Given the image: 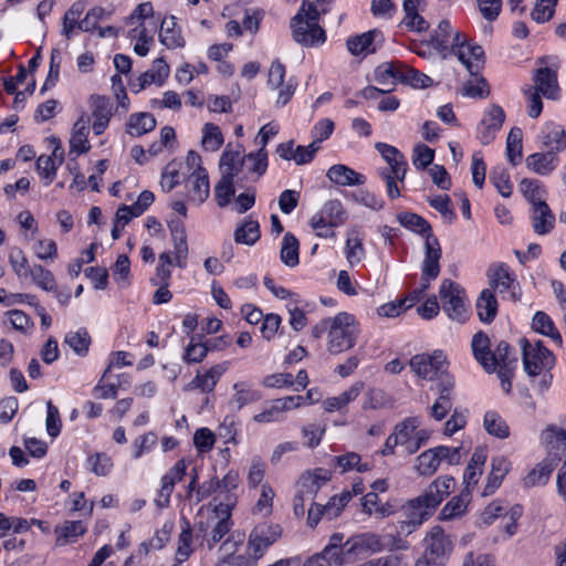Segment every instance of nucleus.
I'll return each instance as SVG.
<instances>
[{
  "mask_svg": "<svg viewBox=\"0 0 566 566\" xmlns=\"http://www.w3.org/2000/svg\"><path fill=\"white\" fill-rule=\"evenodd\" d=\"M397 220L402 227L424 235L426 239L432 234L429 222L417 213L402 212L397 216Z\"/></svg>",
  "mask_w": 566,
  "mask_h": 566,
  "instance_id": "3c124183",
  "label": "nucleus"
},
{
  "mask_svg": "<svg viewBox=\"0 0 566 566\" xmlns=\"http://www.w3.org/2000/svg\"><path fill=\"white\" fill-rule=\"evenodd\" d=\"M159 40L168 49L185 46V39L181 35L180 29L177 28L175 17L165 18L161 21Z\"/></svg>",
  "mask_w": 566,
  "mask_h": 566,
  "instance_id": "f704fd0d",
  "label": "nucleus"
},
{
  "mask_svg": "<svg viewBox=\"0 0 566 566\" xmlns=\"http://www.w3.org/2000/svg\"><path fill=\"white\" fill-rule=\"evenodd\" d=\"M86 531L85 525L81 521H66L59 528L57 543L64 545L66 543L74 542L80 535H83Z\"/></svg>",
  "mask_w": 566,
  "mask_h": 566,
  "instance_id": "e2e57ef3",
  "label": "nucleus"
},
{
  "mask_svg": "<svg viewBox=\"0 0 566 566\" xmlns=\"http://www.w3.org/2000/svg\"><path fill=\"white\" fill-rule=\"evenodd\" d=\"M360 335V326L353 314L339 312L331 317L326 350L339 355L350 350Z\"/></svg>",
  "mask_w": 566,
  "mask_h": 566,
  "instance_id": "f257e3e1",
  "label": "nucleus"
},
{
  "mask_svg": "<svg viewBox=\"0 0 566 566\" xmlns=\"http://www.w3.org/2000/svg\"><path fill=\"white\" fill-rule=\"evenodd\" d=\"M232 172H224L214 187V196L219 207L223 208L230 203L235 193Z\"/></svg>",
  "mask_w": 566,
  "mask_h": 566,
  "instance_id": "864d4df0",
  "label": "nucleus"
},
{
  "mask_svg": "<svg viewBox=\"0 0 566 566\" xmlns=\"http://www.w3.org/2000/svg\"><path fill=\"white\" fill-rule=\"evenodd\" d=\"M476 310L482 322H493L497 313V301L491 289H486L481 292L476 301Z\"/></svg>",
  "mask_w": 566,
  "mask_h": 566,
  "instance_id": "37998d69",
  "label": "nucleus"
},
{
  "mask_svg": "<svg viewBox=\"0 0 566 566\" xmlns=\"http://www.w3.org/2000/svg\"><path fill=\"white\" fill-rule=\"evenodd\" d=\"M382 42V33L375 29L359 35L348 38L346 46L353 55H368L375 53Z\"/></svg>",
  "mask_w": 566,
  "mask_h": 566,
  "instance_id": "2eb2a0df",
  "label": "nucleus"
},
{
  "mask_svg": "<svg viewBox=\"0 0 566 566\" xmlns=\"http://www.w3.org/2000/svg\"><path fill=\"white\" fill-rule=\"evenodd\" d=\"M64 344L69 345L76 355L84 357L88 353L91 336L86 328L71 331L65 335Z\"/></svg>",
  "mask_w": 566,
  "mask_h": 566,
  "instance_id": "49530a36",
  "label": "nucleus"
},
{
  "mask_svg": "<svg viewBox=\"0 0 566 566\" xmlns=\"http://www.w3.org/2000/svg\"><path fill=\"white\" fill-rule=\"evenodd\" d=\"M461 36L462 33L454 31L448 20H442L431 35L430 42L443 56H447Z\"/></svg>",
  "mask_w": 566,
  "mask_h": 566,
  "instance_id": "aec40b11",
  "label": "nucleus"
},
{
  "mask_svg": "<svg viewBox=\"0 0 566 566\" xmlns=\"http://www.w3.org/2000/svg\"><path fill=\"white\" fill-rule=\"evenodd\" d=\"M523 133L518 127H513L506 139V156L509 161L515 166L517 165L523 155V145H522Z\"/></svg>",
  "mask_w": 566,
  "mask_h": 566,
  "instance_id": "6e6d98bb",
  "label": "nucleus"
},
{
  "mask_svg": "<svg viewBox=\"0 0 566 566\" xmlns=\"http://www.w3.org/2000/svg\"><path fill=\"white\" fill-rule=\"evenodd\" d=\"M447 358L441 350L432 354H418L410 358L411 370L420 378L434 380L444 373Z\"/></svg>",
  "mask_w": 566,
  "mask_h": 566,
  "instance_id": "6e6552de",
  "label": "nucleus"
},
{
  "mask_svg": "<svg viewBox=\"0 0 566 566\" xmlns=\"http://www.w3.org/2000/svg\"><path fill=\"white\" fill-rule=\"evenodd\" d=\"M505 120V113L500 105L493 104L484 113L478 127V136L483 145L491 144Z\"/></svg>",
  "mask_w": 566,
  "mask_h": 566,
  "instance_id": "4468645a",
  "label": "nucleus"
},
{
  "mask_svg": "<svg viewBox=\"0 0 566 566\" xmlns=\"http://www.w3.org/2000/svg\"><path fill=\"white\" fill-rule=\"evenodd\" d=\"M441 255L442 252L437 237L429 234L424 242V260L422 262V273L426 279H437L439 276Z\"/></svg>",
  "mask_w": 566,
  "mask_h": 566,
  "instance_id": "412c9836",
  "label": "nucleus"
},
{
  "mask_svg": "<svg viewBox=\"0 0 566 566\" xmlns=\"http://www.w3.org/2000/svg\"><path fill=\"white\" fill-rule=\"evenodd\" d=\"M471 500L470 492L462 491L459 495L453 496L441 510L440 520L451 521L462 516L468 509Z\"/></svg>",
  "mask_w": 566,
  "mask_h": 566,
  "instance_id": "79ce46f5",
  "label": "nucleus"
},
{
  "mask_svg": "<svg viewBox=\"0 0 566 566\" xmlns=\"http://www.w3.org/2000/svg\"><path fill=\"white\" fill-rule=\"evenodd\" d=\"M426 549L417 562L418 566H443L451 549L452 543L441 526H433L424 538Z\"/></svg>",
  "mask_w": 566,
  "mask_h": 566,
  "instance_id": "39448f33",
  "label": "nucleus"
},
{
  "mask_svg": "<svg viewBox=\"0 0 566 566\" xmlns=\"http://www.w3.org/2000/svg\"><path fill=\"white\" fill-rule=\"evenodd\" d=\"M169 75V66L163 59H156L151 69L130 83L132 91L138 93L150 84L163 85Z\"/></svg>",
  "mask_w": 566,
  "mask_h": 566,
  "instance_id": "a211bd4d",
  "label": "nucleus"
},
{
  "mask_svg": "<svg viewBox=\"0 0 566 566\" xmlns=\"http://www.w3.org/2000/svg\"><path fill=\"white\" fill-rule=\"evenodd\" d=\"M365 255L363 239L357 231H352L346 241V258L352 266L358 264Z\"/></svg>",
  "mask_w": 566,
  "mask_h": 566,
  "instance_id": "052dcab7",
  "label": "nucleus"
},
{
  "mask_svg": "<svg viewBox=\"0 0 566 566\" xmlns=\"http://www.w3.org/2000/svg\"><path fill=\"white\" fill-rule=\"evenodd\" d=\"M280 256L287 266H296L298 259V240L290 232L285 233L282 240Z\"/></svg>",
  "mask_w": 566,
  "mask_h": 566,
  "instance_id": "13d9d810",
  "label": "nucleus"
},
{
  "mask_svg": "<svg viewBox=\"0 0 566 566\" xmlns=\"http://www.w3.org/2000/svg\"><path fill=\"white\" fill-rule=\"evenodd\" d=\"M90 119L84 116L80 117L72 130V136L70 139V148L71 151H75L77 154H84L90 150V145L87 140V135L90 132Z\"/></svg>",
  "mask_w": 566,
  "mask_h": 566,
  "instance_id": "e433bc0d",
  "label": "nucleus"
},
{
  "mask_svg": "<svg viewBox=\"0 0 566 566\" xmlns=\"http://www.w3.org/2000/svg\"><path fill=\"white\" fill-rule=\"evenodd\" d=\"M217 511H220L222 514H224V516L216 522L209 534L207 533V525L203 522L196 524V537H202V542H207L209 549H212L216 544L219 543L230 532L232 526L229 506L219 504Z\"/></svg>",
  "mask_w": 566,
  "mask_h": 566,
  "instance_id": "f8f14e48",
  "label": "nucleus"
},
{
  "mask_svg": "<svg viewBox=\"0 0 566 566\" xmlns=\"http://www.w3.org/2000/svg\"><path fill=\"white\" fill-rule=\"evenodd\" d=\"M363 512L369 516L375 515L377 518H386L396 512V507L389 501L380 503L376 492H368L361 499Z\"/></svg>",
  "mask_w": 566,
  "mask_h": 566,
  "instance_id": "72a5a7b5",
  "label": "nucleus"
},
{
  "mask_svg": "<svg viewBox=\"0 0 566 566\" xmlns=\"http://www.w3.org/2000/svg\"><path fill=\"white\" fill-rule=\"evenodd\" d=\"M344 542L345 552L349 555L350 562L359 555L378 553L384 548L380 536L375 533L358 534Z\"/></svg>",
  "mask_w": 566,
  "mask_h": 566,
  "instance_id": "ddd939ff",
  "label": "nucleus"
},
{
  "mask_svg": "<svg viewBox=\"0 0 566 566\" xmlns=\"http://www.w3.org/2000/svg\"><path fill=\"white\" fill-rule=\"evenodd\" d=\"M473 78L463 83L461 94L471 98H486L491 91L488 81L480 75H472Z\"/></svg>",
  "mask_w": 566,
  "mask_h": 566,
  "instance_id": "09e8293b",
  "label": "nucleus"
},
{
  "mask_svg": "<svg viewBox=\"0 0 566 566\" xmlns=\"http://www.w3.org/2000/svg\"><path fill=\"white\" fill-rule=\"evenodd\" d=\"M472 350L475 359L483 366L484 370L491 368L493 363L488 361L491 354L490 338L483 332L476 333L472 338Z\"/></svg>",
  "mask_w": 566,
  "mask_h": 566,
  "instance_id": "8fccbe9b",
  "label": "nucleus"
},
{
  "mask_svg": "<svg viewBox=\"0 0 566 566\" xmlns=\"http://www.w3.org/2000/svg\"><path fill=\"white\" fill-rule=\"evenodd\" d=\"M440 462L434 448L420 453L416 459L415 469L420 475L430 476L437 472Z\"/></svg>",
  "mask_w": 566,
  "mask_h": 566,
  "instance_id": "4d7b16f0",
  "label": "nucleus"
},
{
  "mask_svg": "<svg viewBox=\"0 0 566 566\" xmlns=\"http://www.w3.org/2000/svg\"><path fill=\"white\" fill-rule=\"evenodd\" d=\"M428 203L436 209L447 222L451 223L455 220L457 214L451 207V199L448 195L428 197Z\"/></svg>",
  "mask_w": 566,
  "mask_h": 566,
  "instance_id": "69168bd1",
  "label": "nucleus"
},
{
  "mask_svg": "<svg viewBox=\"0 0 566 566\" xmlns=\"http://www.w3.org/2000/svg\"><path fill=\"white\" fill-rule=\"evenodd\" d=\"M343 533L331 535L324 549L310 557L304 566H343L350 562L349 555L345 552V542Z\"/></svg>",
  "mask_w": 566,
  "mask_h": 566,
  "instance_id": "0eeeda50",
  "label": "nucleus"
},
{
  "mask_svg": "<svg viewBox=\"0 0 566 566\" xmlns=\"http://www.w3.org/2000/svg\"><path fill=\"white\" fill-rule=\"evenodd\" d=\"M86 6L85 0H77L64 13L61 34L67 40H71L78 31L84 32L83 20H80V17L85 11Z\"/></svg>",
  "mask_w": 566,
  "mask_h": 566,
  "instance_id": "5701e85b",
  "label": "nucleus"
},
{
  "mask_svg": "<svg viewBox=\"0 0 566 566\" xmlns=\"http://www.w3.org/2000/svg\"><path fill=\"white\" fill-rule=\"evenodd\" d=\"M483 426L489 434L499 439H505L510 436V428L507 423L495 411H488L484 415Z\"/></svg>",
  "mask_w": 566,
  "mask_h": 566,
  "instance_id": "603ef678",
  "label": "nucleus"
},
{
  "mask_svg": "<svg viewBox=\"0 0 566 566\" xmlns=\"http://www.w3.org/2000/svg\"><path fill=\"white\" fill-rule=\"evenodd\" d=\"M208 355L207 347L197 336H191L190 342L185 348L182 360L186 364L201 363Z\"/></svg>",
  "mask_w": 566,
  "mask_h": 566,
  "instance_id": "0e129e2a",
  "label": "nucleus"
},
{
  "mask_svg": "<svg viewBox=\"0 0 566 566\" xmlns=\"http://www.w3.org/2000/svg\"><path fill=\"white\" fill-rule=\"evenodd\" d=\"M285 66L279 62H272L269 70L268 84L275 90H279L277 105L284 106L291 99L295 92V86L291 83L284 84Z\"/></svg>",
  "mask_w": 566,
  "mask_h": 566,
  "instance_id": "f3484780",
  "label": "nucleus"
},
{
  "mask_svg": "<svg viewBox=\"0 0 566 566\" xmlns=\"http://www.w3.org/2000/svg\"><path fill=\"white\" fill-rule=\"evenodd\" d=\"M542 439L549 452L547 459H555L557 464L560 460V452H566V431L556 426H549L543 431Z\"/></svg>",
  "mask_w": 566,
  "mask_h": 566,
  "instance_id": "bb28decb",
  "label": "nucleus"
},
{
  "mask_svg": "<svg viewBox=\"0 0 566 566\" xmlns=\"http://www.w3.org/2000/svg\"><path fill=\"white\" fill-rule=\"evenodd\" d=\"M127 126V133L138 137L151 132L156 127V119L150 113L133 114Z\"/></svg>",
  "mask_w": 566,
  "mask_h": 566,
  "instance_id": "de8ad7c7",
  "label": "nucleus"
},
{
  "mask_svg": "<svg viewBox=\"0 0 566 566\" xmlns=\"http://www.w3.org/2000/svg\"><path fill=\"white\" fill-rule=\"evenodd\" d=\"M234 394L229 405L233 410H241L244 406L256 402L261 399V392L247 381H238L233 385Z\"/></svg>",
  "mask_w": 566,
  "mask_h": 566,
  "instance_id": "c85d7f7f",
  "label": "nucleus"
},
{
  "mask_svg": "<svg viewBox=\"0 0 566 566\" xmlns=\"http://www.w3.org/2000/svg\"><path fill=\"white\" fill-rule=\"evenodd\" d=\"M555 468V459H544L523 479L524 486L534 488L545 485Z\"/></svg>",
  "mask_w": 566,
  "mask_h": 566,
  "instance_id": "c9c22d12",
  "label": "nucleus"
},
{
  "mask_svg": "<svg viewBox=\"0 0 566 566\" xmlns=\"http://www.w3.org/2000/svg\"><path fill=\"white\" fill-rule=\"evenodd\" d=\"M261 235L260 224L256 220L247 219L234 231V241L239 244L253 245Z\"/></svg>",
  "mask_w": 566,
  "mask_h": 566,
  "instance_id": "a18cd8bd",
  "label": "nucleus"
},
{
  "mask_svg": "<svg viewBox=\"0 0 566 566\" xmlns=\"http://www.w3.org/2000/svg\"><path fill=\"white\" fill-rule=\"evenodd\" d=\"M227 369V363H223L212 366L205 374L198 373L196 377L186 386L185 389H200L202 392H211Z\"/></svg>",
  "mask_w": 566,
  "mask_h": 566,
  "instance_id": "393cba45",
  "label": "nucleus"
},
{
  "mask_svg": "<svg viewBox=\"0 0 566 566\" xmlns=\"http://www.w3.org/2000/svg\"><path fill=\"white\" fill-rule=\"evenodd\" d=\"M442 308L450 318L463 319L465 316L464 291L451 280H444L440 286Z\"/></svg>",
  "mask_w": 566,
  "mask_h": 566,
  "instance_id": "9d476101",
  "label": "nucleus"
},
{
  "mask_svg": "<svg viewBox=\"0 0 566 566\" xmlns=\"http://www.w3.org/2000/svg\"><path fill=\"white\" fill-rule=\"evenodd\" d=\"M419 426L420 419L418 417H409L396 424L392 434L397 437V440L401 446L413 437V433Z\"/></svg>",
  "mask_w": 566,
  "mask_h": 566,
  "instance_id": "338daca9",
  "label": "nucleus"
},
{
  "mask_svg": "<svg viewBox=\"0 0 566 566\" xmlns=\"http://www.w3.org/2000/svg\"><path fill=\"white\" fill-rule=\"evenodd\" d=\"M326 177L338 186H360L366 181V177L350 167L342 164L333 165L328 168Z\"/></svg>",
  "mask_w": 566,
  "mask_h": 566,
  "instance_id": "cd10ccee",
  "label": "nucleus"
},
{
  "mask_svg": "<svg viewBox=\"0 0 566 566\" xmlns=\"http://www.w3.org/2000/svg\"><path fill=\"white\" fill-rule=\"evenodd\" d=\"M29 276L34 284L44 291L55 292L57 289L53 273L41 264H34Z\"/></svg>",
  "mask_w": 566,
  "mask_h": 566,
  "instance_id": "bf43d9fd",
  "label": "nucleus"
},
{
  "mask_svg": "<svg viewBox=\"0 0 566 566\" xmlns=\"http://www.w3.org/2000/svg\"><path fill=\"white\" fill-rule=\"evenodd\" d=\"M543 145L556 154L566 149V133L560 125L548 123L543 130Z\"/></svg>",
  "mask_w": 566,
  "mask_h": 566,
  "instance_id": "4c0bfd02",
  "label": "nucleus"
},
{
  "mask_svg": "<svg viewBox=\"0 0 566 566\" xmlns=\"http://www.w3.org/2000/svg\"><path fill=\"white\" fill-rule=\"evenodd\" d=\"M488 276L491 289H497L501 293L509 291L515 282L514 275L510 272V268L505 263L490 265Z\"/></svg>",
  "mask_w": 566,
  "mask_h": 566,
  "instance_id": "2f4dec72",
  "label": "nucleus"
},
{
  "mask_svg": "<svg viewBox=\"0 0 566 566\" xmlns=\"http://www.w3.org/2000/svg\"><path fill=\"white\" fill-rule=\"evenodd\" d=\"M316 216H322L329 224L339 227L345 223L347 211L338 199H332L324 203Z\"/></svg>",
  "mask_w": 566,
  "mask_h": 566,
  "instance_id": "c03bdc74",
  "label": "nucleus"
},
{
  "mask_svg": "<svg viewBox=\"0 0 566 566\" xmlns=\"http://www.w3.org/2000/svg\"><path fill=\"white\" fill-rule=\"evenodd\" d=\"M536 64L538 67L533 75L535 86L531 88L538 91L539 94L548 99H558L560 92L557 80V72L560 65L558 56H541L536 60Z\"/></svg>",
  "mask_w": 566,
  "mask_h": 566,
  "instance_id": "7ed1b4c3",
  "label": "nucleus"
},
{
  "mask_svg": "<svg viewBox=\"0 0 566 566\" xmlns=\"http://www.w3.org/2000/svg\"><path fill=\"white\" fill-rule=\"evenodd\" d=\"M364 388L363 381L354 382L347 390L339 394L336 397L327 398L324 401V408L328 412H334L336 410H342L349 402L354 401L360 394Z\"/></svg>",
  "mask_w": 566,
  "mask_h": 566,
  "instance_id": "a19ab883",
  "label": "nucleus"
},
{
  "mask_svg": "<svg viewBox=\"0 0 566 566\" xmlns=\"http://www.w3.org/2000/svg\"><path fill=\"white\" fill-rule=\"evenodd\" d=\"M434 510V507L429 506V502L423 499L422 494L408 501L400 510L403 518L398 521V532L410 535L429 518Z\"/></svg>",
  "mask_w": 566,
  "mask_h": 566,
  "instance_id": "423d86ee",
  "label": "nucleus"
},
{
  "mask_svg": "<svg viewBox=\"0 0 566 566\" xmlns=\"http://www.w3.org/2000/svg\"><path fill=\"white\" fill-rule=\"evenodd\" d=\"M532 223L537 234H546L554 228L555 217L545 201H536L533 206Z\"/></svg>",
  "mask_w": 566,
  "mask_h": 566,
  "instance_id": "473e14b6",
  "label": "nucleus"
},
{
  "mask_svg": "<svg viewBox=\"0 0 566 566\" xmlns=\"http://www.w3.org/2000/svg\"><path fill=\"white\" fill-rule=\"evenodd\" d=\"M526 167L537 175L546 176L551 174L558 164L557 154L547 150L546 153H535L526 157Z\"/></svg>",
  "mask_w": 566,
  "mask_h": 566,
  "instance_id": "7c9ffc66",
  "label": "nucleus"
},
{
  "mask_svg": "<svg viewBox=\"0 0 566 566\" xmlns=\"http://www.w3.org/2000/svg\"><path fill=\"white\" fill-rule=\"evenodd\" d=\"M63 151L60 147L53 150L51 156L41 155L36 160V169L43 178L46 179V185L51 184L56 176V170L63 161Z\"/></svg>",
  "mask_w": 566,
  "mask_h": 566,
  "instance_id": "58836bf2",
  "label": "nucleus"
},
{
  "mask_svg": "<svg viewBox=\"0 0 566 566\" xmlns=\"http://www.w3.org/2000/svg\"><path fill=\"white\" fill-rule=\"evenodd\" d=\"M333 461L340 468V472L356 470L358 472H366L369 470L368 463H363L361 458L356 452H347L345 454L334 457Z\"/></svg>",
  "mask_w": 566,
  "mask_h": 566,
  "instance_id": "680f3d73",
  "label": "nucleus"
},
{
  "mask_svg": "<svg viewBox=\"0 0 566 566\" xmlns=\"http://www.w3.org/2000/svg\"><path fill=\"white\" fill-rule=\"evenodd\" d=\"M449 54H454L467 67L470 75H478L484 66V50L481 45L471 44L462 34Z\"/></svg>",
  "mask_w": 566,
  "mask_h": 566,
  "instance_id": "1a4fd4ad",
  "label": "nucleus"
},
{
  "mask_svg": "<svg viewBox=\"0 0 566 566\" xmlns=\"http://www.w3.org/2000/svg\"><path fill=\"white\" fill-rule=\"evenodd\" d=\"M455 485V480L451 475H441L433 480L424 491L423 499L429 502V506L437 509L446 496H448Z\"/></svg>",
  "mask_w": 566,
  "mask_h": 566,
  "instance_id": "b1692460",
  "label": "nucleus"
},
{
  "mask_svg": "<svg viewBox=\"0 0 566 566\" xmlns=\"http://www.w3.org/2000/svg\"><path fill=\"white\" fill-rule=\"evenodd\" d=\"M242 166L247 167L249 174L255 175V180L261 177L268 168V153L261 147L256 153L243 157Z\"/></svg>",
  "mask_w": 566,
  "mask_h": 566,
  "instance_id": "5fc2aeb1",
  "label": "nucleus"
},
{
  "mask_svg": "<svg viewBox=\"0 0 566 566\" xmlns=\"http://www.w3.org/2000/svg\"><path fill=\"white\" fill-rule=\"evenodd\" d=\"M92 114L94 117L93 130L96 135H101L108 126L112 115V105L108 98L99 95L92 96Z\"/></svg>",
  "mask_w": 566,
  "mask_h": 566,
  "instance_id": "c756f323",
  "label": "nucleus"
},
{
  "mask_svg": "<svg viewBox=\"0 0 566 566\" xmlns=\"http://www.w3.org/2000/svg\"><path fill=\"white\" fill-rule=\"evenodd\" d=\"M376 148L389 165V167L380 169L379 171H390L402 182L407 174L405 156L396 147L385 143H377Z\"/></svg>",
  "mask_w": 566,
  "mask_h": 566,
  "instance_id": "6ab92c4d",
  "label": "nucleus"
},
{
  "mask_svg": "<svg viewBox=\"0 0 566 566\" xmlns=\"http://www.w3.org/2000/svg\"><path fill=\"white\" fill-rule=\"evenodd\" d=\"M403 65L398 62H386L375 69V81L382 90L390 92L397 82H402Z\"/></svg>",
  "mask_w": 566,
  "mask_h": 566,
  "instance_id": "a878e982",
  "label": "nucleus"
},
{
  "mask_svg": "<svg viewBox=\"0 0 566 566\" xmlns=\"http://www.w3.org/2000/svg\"><path fill=\"white\" fill-rule=\"evenodd\" d=\"M186 470V462L181 459L177 461L175 465L161 478V486L155 500L158 507H166L169 505L174 488L176 483L184 479Z\"/></svg>",
  "mask_w": 566,
  "mask_h": 566,
  "instance_id": "dca6fc26",
  "label": "nucleus"
},
{
  "mask_svg": "<svg viewBox=\"0 0 566 566\" xmlns=\"http://www.w3.org/2000/svg\"><path fill=\"white\" fill-rule=\"evenodd\" d=\"M490 179L503 197L509 198L512 195L513 186L510 180V175L504 167L494 168Z\"/></svg>",
  "mask_w": 566,
  "mask_h": 566,
  "instance_id": "774afa93",
  "label": "nucleus"
},
{
  "mask_svg": "<svg viewBox=\"0 0 566 566\" xmlns=\"http://www.w3.org/2000/svg\"><path fill=\"white\" fill-rule=\"evenodd\" d=\"M186 186L188 187L189 199L198 205L203 203L210 193V185L207 170H192L187 179Z\"/></svg>",
  "mask_w": 566,
  "mask_h": 566,
  "instance_id": "4be33fe9",
  "label": "nucleus"
},
{
  "mask_svg": "<svg viewBox=\"0 0 566 566\" xmlns=\"http://www.w3.org/2000/svg\"><path fill=\"white\" fill-rule=\"evenodd\" d=\"M423 0H403L405 18L402 23L409 30L417 32L427 31L429 23L418 13V9Z\"/></svg>",
  "mask_w": 566,
  "mask_h": 566,
  "instance_id": "ea45409f",
  "label": "nucleus"
},
{
  "mask_svg": "<svg viewBox=\"0 0 566 566\" xmlns=\"http://www.w3.org/2000/svg\"><path fill=\"white\" fill-rule=\"evenodd\" d=\"M282 535V528L279 524L260 523L250 534L249 547L252 549L253 557L260 558L265 549L275 543Z\"/></svg>",
  "mask_w": 566,
  "mask_h": 566,
  "instance_id": "9b49d317",
  "label": "nucleus"
},
{
  "mask_svg": "<svg viewBox=\"0 0 566 566\" xmlns=\"http://www.w3.org/2000/svg\"><path fill=\"white\" fill-rule=\"evenodd\" d=\"M293 39L305 46H314L326 39L325 31L318 25V12L312 4L303 2L291 22Z\"/></svg>",
  "mask_w": 566,
  "mask_h": 566,
  "instance_id": "f03ea898",
  "label": "nucleus"
},
{
  "mask_svg": "<svg viewBox=\"0 0 566 566\" xmlns=\"http://www.w3.org/2000/svg\"><path fill=\"white\" fill-rule=\"evenodd\" d=\"M522 361L525 373L530 377L549 371L555 365L554 354L543 346L541 340L532 344L527 338H521Z\"/></svg>",
  "mask_w": 566,
  "mask_h": 566,
  "instance_id": "20e7f679",
  "label": "nucleus"
}]
</instances>
